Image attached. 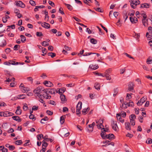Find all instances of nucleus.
<instances>
[{
	"label": "nucleus",
	"instance_id": "obj_1",
	"mask_svg": "<svg viewBox=\"0 0 152 152\" xmlns=\"http://www.w3.org/2000/svg\"><path fill=\"white\" fill-rule=\"evenodd\" d=\"M42 91H44V92L45 93L46 92L44 88L41 86L38 87L33 91L34 93L37 95H39L40 94L42 93Z\"/></svg>",
	"mask_w": 152,
	"mask_h": 152
},
{
	"label": "nucleus",
	"instance_id": "obj_2",
	"mask_svg": "<svg viewBox=\"0 0 152 152\" xmlns=\"http://www.w3.org/2000/svg\"><path fill=\"white\" fill-rule=\"evenodd\" d=\"M131 1L130 4L133 9L135 8L136 6L140 3V2L139 0H131Z\"/></svg>",
	"mask_w": 152,
	"mask_h": 152
},
{
	"label": "nucleus",
	"instance_id": "obj_3",
	"mask_svg": "<svg viewBox=\"0 0 152 152\" xmlns=\"http://www.w3.org/2000/svg\"><path fill=\"white\" fill-rule=\"evenodd\" d=\"M82 102H78L76 106V114L78 115L80 114V110L82 108Z\"/></svg>",
	"mask_w": 152,
	"mask_h": 152
},
{
	"label": "nucleus",
	"instance_id": "obj_4",
	"mask_svg": "<svg viewBox=\"0 0 152 152\" xmlns=\"http://www.w3.org/2000/svg\"><path fill=\"white\" fill-rule=\"evenodd\" d=\"M15 3L16 5L18 7H20L22 8H24L25 7V4L21 1H16Z\"/></svg>",
	"mask_w": 152,
	"mask_h": 152
},
{
	"label": "nucleus",
	"instance_id": "obj_5",
	"mask_svg": "<svg viewBox=\"0 0 152 152\" xmlns=\"http://www.w3.org/2000/svg\"><path fill=\"white\" fill-rule=\"evenodd\" d=\"M128 86V90L129 91H132L133 92H134V84L133 83L131 82H129V83Z\"/></svg>",
	"mask_w": 152,
	"mask_h": 152
},
{
	"label": "nucleus",
	"instance_id": "obj_6",
	"mask_svg": "<svg viewBox=\"0 0 152 152\" xmlns=\"http://www.w3.org/2000/svg\"><path fill=\"white\" fill-rule=\"evenodd\" d=\"M112 126L113 129L115 131H117L118 128L116 122L113 120L112 121Z\"/></svg>",
	"mask_w": 152,
	"mask_h": 152
},
{
	"label": "nucleus",
	"instance_id": "obj_7",
	"mask_svg": "<svg viewBox=\"0 0 152 152\" xmlns=\"http://www.w3.org/2000/svg\"><path fill=\"white\" fill-rule=\"evenodd\" d=\"M14 115V114L13 113L8 111L3 112V115L4 117H9L12 116Z\"/></svg>",
	"mask_w": 152,
	"mask_h": 152
},
{
	"label": "nucleus",
	"instance_id": "obj_8",
	"mask_svg": "<svg viewBox=\"0 0 152 152\" xmlns=\"http://www.w3.org/2000/svg\"><path fill=\"white\" fill-rule=\"evenodd\" d=\"M116 117L118 120H119L120 122L122 123L124 122V120L121 118V113H119L117 114Z\"/></svg>",
	"mask_w": 152,
	"mask_h": 152
},
{
	"label": "nucleus",
	"instance_id": "obj_9",
	"mask_svg": "<svg viewBox=\"0 0 152 152\" xmlns=\"http://www.w3.org/2000/svg\"><path fill=\"white\" fill-rule=\"evenodd\" d=\"M60 97L61 101V103H65L66 101L65 95L63 94H60Z\"/></svg>",
	"mask_w": 152,
	"mask_h": 152
},
{
	"label": "nucleus",
	"instance_id": "obj_10",
	"mask_svg": "<svg viewBox=\"0 0 152 152\" xmlns=\"http://www.w3.org/2000/svg\"><path fill=\"white\" fill-rule=\"evenodd\" d=\"M17 109L15 111V113L17 115H20L22 113V110L20 109V107L18 106L17 107Z\"/></svg>",
	"mask_w": 152,
	"mask_h": 152
},
{
	"label": "nucleus",
	"instance_id": "obj_11",
	"mask_svg": "<svg viewBox=\"0 0 152 152\" xmlns=\"http://www.w3.org/2000/svg\"><path fill=\"white\" fill-rule=\"evenodd\" d=\"M41 25L42 27L46 28H49L50 27V25L49 23L45 22L42 23Z\"/></svg>",
	"mask_w": 152,
	"mask_h": 152
},
{
	"label": "nucleus",
	"instance_id": "obj_12",
	"mask_svg": "<svg viewBox=\"0 0 152 152\" xmlns=\"http://www.w3.org/2000/svg\"><path fill=\"white\" fill-rule=\"evenodd\" d=\"M47 91H48V92L50 94H55V92L56 91V89L54 88H49L48 89H47Z\"/></svg>",
	"mask_w": 152,
	"mask_h": 152
},
{
	"label": "nucleus",
	"instance_id": "obj_13",
	"mask_svg": "<svg viewBox=\"0 0 152 152\" xmlns=\"http://www.w3.org/2000/svg\"><path fill=\"white\" fill-rule=\"evenodd\" d=\"M143 19L142 20V22L143 25L145 26L146 24H145V21H148V19H146L147 18V15L145 14H143Z\"/></svg>",
	"mask_w": 152,
	"mask_h": 152
},
{
	"label": "nucleus",
	"instance_id": "obj_14",
	"mask_svg": "<svg viewBox=\"0 0 152 152\" xmlns=\"http://www.w3.org/2000/svg\"><path fill=\"white\" fill-rule=\"evenodd\" d=\"M44 83L46 86L48 87H51L53 85L50 82L48 81H44Z\"/></svg>",
	"mask_w": 152,
	"mask_h": 152
},
{
	"label": "nucleus",
	"instance_id": "obj_15",
	"mask_svg": "<svg viewBox=\"0 0 152 152\" xmlns=\"http://www.w3.org/2000/svg\"><path fill=\"white\" fill-rule=\"evenodd\" d=\"M44 90H46V92H45H45H44V91H42V94H39V95H37V96L38 97H43V98H44V97H45V96H46V95L48 94V91H47V89H44Z\"/></svg>",
	"mask_w": 152,
	"mask_h": 152
},
{
	"label": "nucleus",
	"instance_id": "obj_16",
	"mask_svg": "<svg viewBox=\"0 0 152 152\" xmlns=\"http://www.w3.org/2000/svg\"><path fill=\"white\" fill-rule=\"evenodd\" d=\"M66 90V88H62L59 89V90L56 91V92L59 93L60 94H62Z\"/></svg>",
	"mask_w": 152,
	"mask_h": 152
},
{
	"label": "nucleus",
	"instance_id": "obj_17",
	"mask_svg": "<svg viewBox=\"0 0 152 152\" xmlns=\"http://www.w3.org/2000/svg\"><path fill=\"white\" fill-rule=\"evenodd\" d=\"M129 19L130 21L133 23H136L138 21L137 18L135 17H134V18L130 17Z\"/></svg>",
	"mask_w": 152,
	"mask_h": 152
},
{
	"label": "nucleus",
	"instance_id": "obj_18",
	"mask_svg": "<svg viewBox=\"0 0 152 152\" xmlns=\"http://www.w3.org/2000/svg\"><path fill=\"white\" fill-rule=\"evenodd\" d=\"M12 118L14 120L17 121L19 122H20L21 121V119H20L18 116H14L12 117Z\"/></svg>",
	"mask_w": 152,
	"mask_h": 152
},
{
	"label": "nucleus",
	"instance_id": "obj_19",
	"mask_svg": "<svg viewBox=\"0 0 152 152\" xmlns=\"http://www.w3.org/2000/svg\"><path fill=\"white\" fill-rule=\"evenodd\" d=\"M150 5L146 3H145L144 4H142L141 5L140 8H142L143 7L145 8H149V7Z\"/></svg>",
	"mask_w": 152,
	"mask_h": 152
},
{
	"label": "nucleus",
	"instance_id": "obj_20",
	"mask_svg": "<svg viewBox=\"0 0 152 152\" xmlns=\"http://www.w3.org/2000/svg\"><path fill=\"white\" fill-rule=\"evenodd\" d=\"M89 68L94 70H95L99 68L98 65H94L93 64H91L89 66Z\"/></svg>",
	"mask_w": 152,
	"mask_h": 152
},
{
	"label": "nucleus",
	"instance_id": "obj_21",
	"mask_svg": "<svg viewBox=\"0 0 152 152\" xmlns=\"http://www.w3.org/2000/svg\"><path fill=\"white\" fill-rule=\"evenodd\" d=\"M94 86L96 89L97 90H100V86L99 83H95Z\"/></svg>",
	"mask_w": 152,
	"mask_h": 152
},
{
	"label": "nucleus",
	"instance_id": "obj_22",
	"mask_svg": "<svg viewBox=\"0 0 152 152\" xmlns=\"http://www.w3.org/2000/svg\"><path fill=\"white\" fill-rule=\"evenodd\" d=\"M106 136H107L106 138L108 139H112L114 138V134H110L108 135H106Z\"/></svg>",
	"mask_w": 152,
	"mask_h": 152
},
{
	"label": "nucleus",
	"instance_id": "obj_23",
	"mask_svg": "<svg viewBox=\"0 0 152 152\" xmlns=\"http://www.w3.org/2000/svg\"><path fill=\"white\" fill-rule=\"evenodd\" d=\"M125 126L126 129L128 130H130L131 129L130 124L129 123H126Z\"/></svg>",
	"mask_w": 152,
	"mask_h": 152
},
{
	"label": "nucleus",
	"instance_id": "obj_24",
	"mask_svg": "<svg viewBox=\"0 0 152 152\" xmlns=\"http://www.w3.org/2000/svg\"><path fill=\"white\" fill-rule=\"evenodd\" d=\"M25 95L24 94L18 95L17 96L18 99H24L25 98Z\"/></svg>",
	"mask_w": 152,
	"mask_h": 152
},
{
	"label": "nucleus",
	"instance_id": "obj_25",
	"mask_svg": "<svg viewBox=\"0 0 152 152\" xmlns=\"http://www.w3.org/2000/svg\"><path fill=\"white\" fill-rule=\"evenodd\" d=\"M21 37V41L23 43H24L26 41V38L24 36L21 35L20 36Z\"/></svg>",
	"mask_w": 152,
	"mask_h": 152
},
{
	"label": "nucleus",
	"instance_id": "obj_26",
	"mask_svg": "<svg viewBox=\"0 0 152 152\" xmlns=\"http://www.w3.org/2000/svg\"><path fill=\"white\" fill-rule=\"evenodd\" d=\"M64 4L67 6V8L69 10H71L73 9V7L70 4H68L66 3H64Z\"/></svg>",
	"mask_w": 152,
	"mask_h": 152
},
{
	"label": "nucleus",
	"instance_id": "obj_27",
	"mask_svg": "<svg viewBox=\"0 0 152 152\" xmlns=\"http://www.w3.org/2000/svg\"><path fill=\"white\" fill-rule=\"evenodd\" d=\"M90 42L93 44H95L97 43V41L94 38H91V39Z\"/></svg>",
	"mask_w": 152,
	"mask_h": 152
},
{
	"label": "nucleus",
	"instance_id": "obj_28",
	"mask_svg": "<svg viewBox=\"0 0 152 152\" xmlns=\"http://www.w3.org/2000/svg\"><path fill=\"white\" fill-rule=\"evenodd\" d=\"M104 131H102L100 134L101 136L103 139H105L106 138L107 136H106V135L105 136L104 135H105V132Z\"/></svg>",
	"mask_w": 152,
	"mask_h": 152
},
{
	"label": "nucleus",
	"instance_id": "obj_29",
	"mask_svg": "<svg viewBox=\"0 0 152 152\" xmlns=\"http://www.w3.org/2000/svg\"><path fill=\"white\" fill-rule=\"evenodd\" d=\"M22 92H27L29 91V89L26 87H24L23 89H21Z\"/></svg>",
	"mask_w": 152,
	"mask_h": 152
},
{
	"label": "nucleus",
	"instance_id": "obj_30",
	"mask_svg": "<svg viewBox=\"0 0 152 152\" xmlns=\"http://www.w3.org/2000/svg\"><path fill=\"white\" fill-rule=\"evenodd\" d=\"M48 56H50L52 58H53L56 56V54L54 53L50 52L48 54Z\"/></svg>",
	"mask_w": 152,
	"mask_h": 152
},
{
	"label": "nucleus",
	"instance_id": "obj_31",
	"mask_svg": "<svg viewBox=\"0 0 152 152\" xmlns=\"http://www.w3.org/2000/svg\"><path fill=\"white\" fill-rule=\"evenodd\" d=\"M147 99L146 97L143 96L140 99V101L141 102L142 104Z\"/></svg>",
	"mask_w": 152,
	"mask_h": 152
},
{
	"label": "nucleus",
	"instance_id": "obj_32",
	"mask_svg": "<svg viewBox=\"0 0 152 152\" xmlns=\"http://www.w3.org/2000/svg\"><path fill=\"white\" fill-rule=\"evenodd\" d=\"M41 44L42 46L44 47L48 46L49 45V44L47 43V42L45 41L43 42L42 43H41Z\"/></svg>",
	"mask_w": 152,
	"mask_h": 152
},
{
	"label": "nucleus",
	"instance_id": "obj_33",
	"mask_svg": "<svg viewBox=\"0 0 152 152\" xmlns=\"http://www.w3.org/2000/svg\"><path fill=\"white\" fill-rule=\"evenodd\" d=\"M102 123H100L99 124H97L96 126H97V127L98 128V129H101L102 127L101 126H102L103 127H104L103 125L102 124V123H103V121L102 120Z\"/></svg>",
	"mask_w": 152,
	"mask_h": 152
},
{
	"label": "nucleus",
	"instance_id": "obj_34",
	"mask_svg": "<svg viewBox=\"0 0 152 152\" xmlns=\"http://www.w3.org/2000/svg\"><path fill=\"white\" fill-rule=\"evenodd\" d=\"M28 109V107L26 103H24L23 107V109L25 111H26Z\"/></svg>",
	"mask_w": 152,
	"mask_h": 152
},
{
	"label": "nucleus",
	"instance_id": "obj_35",
	"mask_svg": "<svg viewBox=\"0 0 152 152\" xmlns=\"http://www.w3.org/2000/svg\"><path fill=\"white\" fill-rule=\"evenodd\" d=\"M29 3L32 6H35L36 5L35 1L32 0H30L29 1Z\"/></svg>",
	"mask_w": 152,
	"mask_h": 152
},
{
	"label": "nucleus",
	"instance_id": "obj_36",
	"mask_svg": "<svg viewBox=\"0 0 152 152\" xmlns=\"http://www.w3.org/2000/svg\"><path fill=\"white\" fill-rule=\"evenodd\" d=\"M7 44V42L4 39L2 42V44L0 45V47H3L5 46Z\"/></svg>",
	"mask_w": 152,
	"mask_h": 152
},
{
	"label": "nucleus",
	"instance_id": "obj_37",
	"mask_svg": "<svg viewBox=\"0 0 152 152\" xmlns=\"http://www.w3.org/2000/svg\"><path fill=\"white\" fill-rule=\"evenodd\" d=\"M146 143L149 144H151L152 143V140L151 138H148L146 141Z\"/></svg>",
	"mask_w": 152,
	"mask_h": 152
},
{
	"label": "nucleus",
	"instance_id": "obj_38",
	"mask_svg": "<svg viewBox=\"0 0 152 152\" xmlns=\"http://www.w3.org/2000/svg\"><path fill=\"white\" fill-rule=\"evenodd\" d=\"M29 118L30 119H31L33 120V121H34L36 119L34 118V115L31 114L29 116Z\"/></svg>",
	"mask_w": 152,
	"mask_h": 152
},
{
	"label": "nucleus",
	"instance_id": "obj_39",
	"mask_svg": "<svg viewBox=\"0 0 152 152\" xmlns=\"http://www.w3.org/2000/svg\"><path fill=\"white\" fill-rule=\"evenodd\" d=\"M60 122L61 124H63L64 122V118L63 116H61L60 118Z\"/></svg>",
	"mask_w": 152,
	"mask_h": 152
},
{
	"label": "nucleus",
	"instance_id": "obj_40",
	"mask_svg": "<svg viewBox=\"0 0 152 152\" xmlns=\"http://www.w3.org/2000/svg\"><path fill=\"white\" fill-rule=\"evenodd\" d=\"M94 127L86 128L87 131L89 133L92 132L93 130Z\"/></svg>",
	"mask_w": 152,
	"mask_h": 152
},
{
	"label": "nucleus",
	"instance_id": "obj_41",
	"mask_svg": "<svg viewBox=\"0 0 152 152\" xmlns=\"http://www.w3.org/2000/svg\"><path fill=\"white\" fill-rule=\"evenodd\" d=\"M22 143V141L21 140H17L15 142V144L17 145H19Z\"/></svg>",
	"mask_w": 152,
	"mask_h": 152
},
{
	"label": "nucleus",
	"instance_id": "obj_42",
	"mask_svg": "<svg viewBox=\"0 0 152 152\" xmlns=\"http://www.w3.org/2000/svg\"><path fill=\"white\" fill-rule=\"evenodd\" d=\"M96 56L94 55H91L89 57V58L90 60H91V61L94 60V59L96 58Z\"/></svg>",
	"mask_w": 152,
	"mask_h": 152
},
{
	"label": "nucleus",
	"instance_id": "obj_43",
	"mask_svg": "<svg viewBox=\"0 0 152 152\" xmlns=\"http://www.w3.org/2000/svg\"><path fill=\"white\" fill-rule=\"evenodd\" d=\"M48 118L47 116H45V117L43 118H42L41 121H40V123L42 124H44V123L43 122H42V121H46L48 120Z\"/></svg>",
	"mask_w": 152,
	"mask_h": 152
},
{
	"label": "nucleus",
	"instance_id": "obj_44",
	"mask_svg": "<svg viewBox=\"0 0 152 152\" xmlns=\"http://www.w3.org/2000/svg\"><path fill=\"white\" fill-rule=\"evenodd\" d=\"M95 53H85L83 55V56H87L89 55H91L92 54H95Z\"/></svg>",
	"mask_w": 152,
	"mask_h": 152
},
{
	"label": "nucleus",
	"instance_id": "obj_45",
	"mask_svg": "<svg viewBox=\"0 0 152 152\" xmlns=\"http://www.w3.org/2000/svg\"><path fill=\"white\" fill-rule=\"evenodd\" d=\"M4 72L5 74L8 77V76L10 75V72L6 70H4Z\"/></svg>",
	"mask_w": 152,
	"mask_h": 152
},
{
	"label": "nucleus",
	"instance_id": "obj_46",
	"mask_svg": "<svg viewBox=\"0 0 152 152\" xmlns=\"http://www.w3.org/2000/svg\"><path fill=\"white\" fill-rule=\"evenodd\" d=\"M104 76L106 77L107 80H110L111 79V77L110 76V75L107 73L104 75Z\"/></svg>",
	"mask_w": 152,
	"mask_h": 152
},
{
	"label": "nucleus",
	"instance_id": "obj_47",
	"mask_svg": "<svg viewBox=\"0 0 152 152\" xmlns=\"http://www.w3.org/2000/svg\"><path fill=\"white\" fill-rule=\"evenodd\" d=\"M36 35L38 37L43 36V34L41 32H36Z\"/></svg>",
	"mask_w": 152,
	"mask_h": 152
},
{
	"label": "nucleus",
	"instance_id": "obj_48",
	"mask_svg": "<svg viewBox=\"0 0 152 152\" xmlns=\"http://www.w3.org/2000/svg\"><path fill=\"white\" fill-rule=\"evenodd\" d=\"M130 123L132 125L134 126L135 125V121L134 120L130 119Z\"/></svg>",
	"mask_w": 152,
	"mask_h": 152
},
{
	"label": "nucleus",
	"instance_id": "obj_49",
	"mask_svg": "<svg viewBox=\"0 0 152 152\" xmlns=\"http://www.w3.org/2000/svg\"><path fill=\"white\" fill-rule=\"evenodd\" d=\"M114 142H110V141H109L108 143V145H107V144H105L104 145H103L102 146H103L106 147L108 145H112L113 146H114Z\"/></svg>",
	"mask_w": 152,
	"mask_h": 152
},
{
	"label": "nucleus",
	"instance_id": "obj_50",
	"mask_svg": "<svg viewBox=\"0 0 152 152\" xmlns=\"http://www.w3.org/2000/svg\"><path fill=\"white\" fill-rule=\"evenodd\" d=\"M134 103L132 101L130 100L128 104V106L133 107L134 106Z\"/></svg>",
	"mask_w": 152,
	"mask_h": 152
},
{
	"label": "nucleus",
	"instance_id": "obj_51",
	"mask_svg": "<svg viewBox=\"0 0 152 152\" xmlns=\"http://www.w3.org/2000/svg\"><path fill=\"white\" fill-rule=\"evenodd\" d=\"M20 47V46L19 45H15L14 47V48H13L14 50H18V47H19V48Z\"/></svg>",
	"mask_w": 152,
	"mask_h": 152
},
{
	"label": "nucleus",
	"instance_id": "obj_52",
	"mask_svg": "<svg viewBox=\"0 0 152 152\" xmlns=\"http://www.w3.org/2000/svg\"><path fill=\"white\" fill-rule=\"evenodd\" d=\"M139 120L140 122L141 123H142L143 122V118L142 116H139Z\"/></svg>",
	"mask_w": 152,
	"mask_h": 152
},
{
	"label": "nucleus",
	"instance_id": "obj_53",
	"mask_svg": "<svg viewBox=\"0 0 152 152\" xmlns=\"http://www.w3.org/2000/svg\"><path fill=\"white\" fill-rule=\"evenodd\" d=\"M130 119H132V120H134L136 118V116L134 114H132L130 116Z\"/></svg>",
	"mask_w": 152,
	"mask_h": 152
},
{
	"label": "nucleus",
	"instance_id": "obj_54",
	"mask_svg": "<svg viewBox=\"0 0 152 152\" xmlns=\"http://www.w3.org/2000/svg\"><path fill=\"white\" fill-rule=\"evenodd\" d=\"M63 111L64 112H68V109L67 107H64Z\"/></svg>",
	"mask_w": 152,
	"mask_h": 152
},
{
	"label": "nucleus",
	"instance_id": "obj_55",
	"mask_svg": "<svg viewBox=\"0 0 152 152\" xmlns=\"http://www.w3.org/2000/svg\"><path fill=\"white\" fill-rule=\"evenodd\" d=\"M48 11L46 10H45V15L46 17H48V19H47V20H46V21H48V20H49V17L48 15Z\"/></svg>",
	"mask_w": 152,
	"mask_h": 152
},
{
	"label": "nucleus",
	"instance_id": "obj_56",
	"mask_svg": "<svg viewBox=\"0 0 152 152\" xmlns=\"http://www.w3.org/2000/svg\"><path fill=\"white\" fill-rule=\"evenodd\" d=\"M9 148L10 150H13L15 149V147L13 145H11L9 146Z\"/></svg>",
	"mask_w": 152,
	"mask_h": 152
},
{
	"label": "nucleus",
	"instance_id": "obj_57",
	"mask_svg": "<svg viewBox=\"0 0 152 152\" xmlns=\"http://www.w3.org/2000/svg\"><path fill=\"white\" fill-rule=\"evenodd\" d=\"M59 12L62 15H64V13L63 11V9L61 7L59 8Z\"/></svg>",
	"mask_w": 152,
	"mask_h": 152
},
{
	"label": "nucleus",
	"instance_id": "obj_58",
	"mask_svg": "<svg viewBox=\"0 0 152 152\" xmlns=\"http://www.w3.org/2000/svg\"><path fill=\"white\" fill-rule=\"evenodd\" d=\"M48 3L52 7H54L55 6V4L54 3L51 1H48Z\"/></svg>",
	"mask_w": 152,
	"mask_h": 152
},
{
	"label": "nucleus",
	"instance_id": "obj_59",
	"mask_svg": "<svg viewBox=\"0 0 152 152\" xmlns=\"http://www.w3.org/2000/svg\"><path fill=\"white\" fill-rule=\"evenodd\" d=\"M124 54L126 56L128 57H129V58H132V59H134V58H133V57H132L130 55H129L128 54H127L126 53H124Z\"/></svg>",
	"mask_w": 152,
	"mask_h": 152
},
{
	"label": "nucleus",
	"instance_id": "obj_60",
	"mask_svg": "<svg viewBox=\"0 0 152 152\" xmlns=\"http://www.w3.org/2000/svg\"><path fill=\"white\" fill-rule=\"evenodd\" d=\"M49 103L54 105H55L56 104L55 102L53 100H50Z\"/></svg>",
	"mask_w": 152,
	"mask_h": 152
},
{
	"label": "nucleus",
	"instance_id": "obj_61",
	"mask_svg": "<svg viewBox=\"0 0 152 152\" xmlns=\"http://www.w3.org/2000/svg\"><path fill=\"white\" fill-rule=\"evenodd\" d=\"M46 113L49 115H51L53 114V112L51 111L47 110L46 111Z\"/></svg>",
	"mask_w": 152,
	"mask_h": 152
},
{
	"label": "nucleus",
	"instance_id": "obj_62",
	"mask_svg": "<svg viewBox=\"0 0 152 152\" xmlns=\"http://www.w3.org/2000/svg\"><path fill=\"white\" fill-rule=\"evenodd\" d=\"M131 94H132V93H131L130 94H129L128 93L127 94L126 97L127 99H129L131 98L132 96H131Z\"/></svg>",
	"mask_w": 152,
	"mask_h": 152
},
{
	"label": "nucleus",
	"instance_id": "obj_63",
	"mask_svg": "<svg viewBox=\"0 0 152 152\" xmlns=\"http://www.w3.org/2000/svg\"><path fill=\"white\" fill-rule=\"evenodd\" d=\"M94 9L96 11H97L100 12H103V11L99 7L95 8H94Z\"/></svg>",
	"mask_w": 152,
	"mask_h": 152
},
{
	"label": "nucleus",
	"instance_id": "obj_64",
	"mask_svg": "<svg viewBox=\"0 0 152 152\" xmlns=\"http://www.w3.org/2000/svg\"><path fill=\"white\" fill-rule=\"evenodd\" d=\"M75 86L74 84L73 83H70V84H67L66 85V86L67 87H72L74 86Z\"/></svg>",
	"mask_w": 152,
	"mask_h": 152
}]
</instances>
